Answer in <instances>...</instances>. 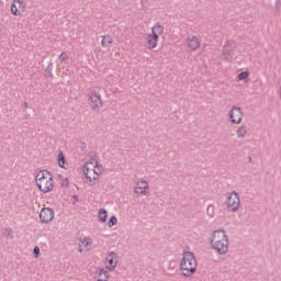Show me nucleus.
Returning <instances> with one entry per match:
<instances>
[{"instance_id": "23", "label": "nucleus", "mask_w": 281, "mask_h": 281, "mask_svg": "<svg viewBox=\"0 0 281 281\" xmlns=\"http://www.w3.org/2000/svg\"><path fill=\"white\" fill-rule=\"evenodd\" d=\"M114 225H117V217L112 216L108 222V227H114Z\"/></svg>"}, {"instance_id": "7", "label": "nucleus", "mask_w": 281, "mask_h": 281, "mask_svg": "<svg viewBox=\"0 0 281 281\" xmlns=\"http://www.w3.org/2000/svg\"><path fill=\"white\" fill-rule=\"evenodd\" d=\"M228 117L231 124H234L238 126V124H243V117H245V113L243 112V109L238 105H232Z\"/></svg>"}, {"instance_id": "15", "label": "nucleus", "mask_w": 281, "mask_h": 281, "mask_svg": "<svg viewBox=\"0 0 281 281\" xmlns=\"http://www.w3.org/2000/svg\"><path fill=\"white\" fill-rule=\"evenodd\" d=\"M91 247H93V238L86 236L79 239V251H91Z\"/></svg>"}, {"instance_id": "13", "label": "nucleus", "mask_w": 281, "mask_h": 281, "mask_svg": "<svg viewBox=\"0 0 281 281\" xmlns=\"http://www.w3.org/2000/svg\"><path fill=\"white\" fill-rule=\"evenodd\" d=\"M222 58L228 63L234 58V43L227 41L223 46Z\"/></svg>"}, {"instance_id": "11", "label": "nucleus", "mask_w": 281, "mask_h": 281, "mask_svg": "<svg viewBox=\"0 0 281 281\" xmlns=\"http://www.w3.org/2000/svg\"><path fill=\"white\" fill-rule=\"evenodd\" d=\"M27 8V4L23 0H13L11 3V14L13 16H22Z\"/></svg>"}, {"instance_id": "21", "label": "nucleus", "mask_w": 281, "mask_h": 281, "mask_svg": "<svg viewBox=\"0 0 281 281\" xmlns=\"http://www.w3.org/2000/svg\"><path fill=\"white\" fill-rule=\"evenodd\" d=\"M3 236H4L5 238H8L9 240H12V238H14V233L12 232L11 228H7V229H4V232H3Z\"/></svg>"}, {"instance_id": "3", "label": "nucleus", "mask_w": 281, "mask_h": 281, "mask_svg": "<svg viewBox=\"0 0 281 281\" xmlns=\"http://www.w3.org/2000/svg\"><path fill=\"white\" fill-rule=\"evenodd\" d=\"M35 184L40 192L47 194L54 190V176L48 170H41L35 175Z\"/></svg>"}, {"instance_id": "2", "label": "nucleus", "mask_w": 281, "mask_h": 281, "mask_svg": "<svg viewBox=\"0 0 281 281\" xmlns=\"http://www.w3.org/2000/svg\"><path fill=\"white\" fill-rule=\"evenodd\" d=\"M196 257L192 251H184L180 261V273L183 278H192L196 273Z\"/></svg>"}, {"instance_id": "17", "label": "nucleus", "mask_w": 281, "mask_h": 281, "mask_svg": "<svg viewBox=\"0 0 281 281\" xmlns=\"http://www.w3.org/2000/svg\"><path fill=\"white\" fill-rule=\"evenodd\" d=\"M237 139H245L247 137V125L243 124L236 130Z\"/></svg>"}, {"instance_id": "1", "label": "nucleus", "mask_w": 281, "mask_h": 281, "mask_svg": "<svg viewBox=\"0 0 281 281\" xmlns=\"http://www.w3.org/2000/svg\"><path fill=\"white\" fill-rule=\"evenodd\" d=\"M210 245L218 256H225L229 251V237L224 229L214 231L210 237Z\"/></svg>"}, {"instance_id": "25", "label": "nucleus", "mask_w": 281, "mask_h": 281, "mask_svg": "<svg viewBox=\"0 0 281 281\" xmlns=\"http://www.w3.org/2000/svg\"><path fill=\"white\" fill-rule=\"evenodd\" d=\"M59 179H61V187L63 188H69V178L63 179V176H59Z\"/></svg>"}, {"instance_id": "6", "label": "nucleus", "mask_w": 281, "mask_h": 281, "mask_svg": "<svg viewBox=\"0 0 281 281\" xmlns=\"http://www.w3.org/2000/svg\"><path fill=\"white\" fill-rule=\"evenodd\" d=\"M226 207L228 212L236 213L240 210V195L236 191H232L227 194Z\"/></svg>"}, {"instance_id": "24", "label": "nucleus", "mask_w": 281, "mask_h": 281, "mask_svg": "<svg viewBox=\"0 0 281 281\" xmlns=\"http://www.w3.org/2000/svg\"><path fill=\"white\" fill-rule=\"evenodd\" d=\"M247 78H249V71H241L238 75V80H247Z\"/></svg>"}, {"instance_id": "10", "label": "nucleus", "mask_w": 281, "mask_h": 281, "mask_svg": "<svg viewBox=\"0 0 281 281\" xmlns=\"http://www.w3.org/2000/svg\"><path fill=\"white\" fill-rule=\"evenodd\" d=\"M119 262L117 252L109 251L105 257V269H108V271H115Z\"/></svg>"}, {"instance_id": "12", "label": "nucleus", "mask_w": 281, "mask_h": 281, "mask_svg": "<svg viewBox=\"0 0 281 281\" xmlns=\"http://www.w3.org/2000/svg\"><path fill=\"white\" fill-rule=\"evenodd\" d=\"M55 213L52 207H43L40 212L41 223L47 224L54 221Z\"/></svg>"}, {"instance_id": "27", "label": "nucleus", "mask_w": 281, "mask_h": 281, "mask_svg": "<svg viewBox=\"0 0 281 281\" xmlns=\"http://www.w3.org/2000/svg\"><path fill=\"white\" fill-rule=\"evenodd\" d=\"M206 210L210 216H214V205H209Z\"/></svg>"}, {"instance_id": "5", "label": "nucleus", "mask_w": 281, "mask_h": 281, "mask_svg": "<svg viewBox=\"0 0 281 281\" xmlns=\"http://www.w3.org/2000/svg\"><path fill=\"white\" fill-rule=\"evenodd\" d=\"M164 25L161 23H155L151 27V33L147 34L145 41L148 49H155L159 43V36L164 34Z\"/></svg>"}, {"instance_id": "28", "label": "nucleus", "mask_w": 281, "mask_h": 281, "mask_svg": "<svg viewBox=\"0 0 281 281\" xmlns=\"http://www.w3.org/2000/svg\"><path fill=\"white\" fill-rule=\"evenodd\" d=\"M49 76H52V71L49 72Z\"/></svg>"}, {"instance_id": "20", "label": "nucleus", "mask_w": 281, "mask_h": 281, "mask_svg": "<svg viewBox=\"0 0 281 281\" xmlns=\"http://www.w3.org/2000/svg\"><path fill=\"white\" fill-rule=\"evenodd\" d=\"M106 218H109V213L106 212V209H100L98 213L99 223H106Z\"/></svg>"}, {"instance_id": "22", "label": "nucleus", "mask_w": 281, "mask_h": 281, "mask_svg": "<svg viewBox=\"0 0 281 281\" xmlns=\"http://www.w3.org/2000/svg\"><path fill=\"white\" fill-rule=\"evenodd\" d=\"M59 63H67L69 60V55L66 52L60 53L58 56Z\"/></svg>"}, {"instance_id": "9", "label": "nucleus", "mask_w": 281, "mask_h": 281, "mask_svg": "<svg viewBox=\"0 0 281 281\" xmlns=\"http://www.w3.org/2000/svg\"><path fill=\"white\" fill-rule=\"evenodd\" d=\"M134 192L135 194H139L140 196H146L150 192V184H148V181L140 178L136 181L134 186Z\"/></svg>"}, {"instance_id": "18", "label": "nucleus", "mask_w": 281, "mask_h": 281, "mask_svg": "<svg viewBox=\"0 0 281 281\" xmlns=\"http://www.w3.org/2000/svg\"><path fill=\"white\" fill-rule=\"evenodd\" d=\"M111 45H113V37L111 35H103L101 40V46L105 48H111Z\"/></svg>"}, {"instance_id": "26", "label": "nucleus", "mask_w": 281, "mask_h": 281, "mask_svg": "<svg viewBox=\"0 0 281 281\" xmlns=\"http://www.w3.org/2000/svg\"><path fill=\"white\" fill-rule=\"evenodd\" d=\"M33 254L35 258H38L41 256V248L38 246H35L33 249Z\"/></svg>"}, {"instance_id": "4", "label": "nucleus", "mask_w": 281, "mask_h": 281, "mask_svg": "<svg viewBox=\"0 0 281 281\" xmlns=\"http://www.w3.org/2000/svg\"><path fill=\"white\" fill-rule=\"evenodd\" d=\"M83 175L86 177V183L94 186L99 175H102V165L98 160H89L83 166Z\"/></svg>"}, {"instance_id": "14", "label": "nucleus", "mask_w": 281, "mask_h": 281, "mask_svg": "<svg viewBox=\"0 0 281 281\" xmlns=\"http://www.w3.org/2000/svg\"><path fill=\"white\" fill-rule=\"evenodd\" d=\"M187 46L190 52H196L201 48V40L196 35L189 36L187 38Z\"/></svg>"}, {"instance_id": "19", "label": "nucleus", "mask_w": 281, "mask_h": 281, "mask_svg": "<svg viewBox=\"0 0 281 281\" xmlns=\"http://www.w3.org/2000/svg\"><path fill=\"white\" fill-rule=\"evenodd\" d=\"M57 161L59 168H64L65 170H67V166H69V164L65 159V154H63V151H59V154L57 155Z\"/></svg>"}, {"instance_id": "8", "label": "nucleus", "mask_w": 281, "mask_h": 281, "mask_svg": "<svg viewBox=\"0 0 281 281\" xmlns=\"http://www.w3.org/2000/svg\"><path fill=\"white\" fill-rule=\"evenodd\" d=\"M89 100L91 102V109L93 111H99V109H102L104 106V102L102 101V95L95 89H90Z\"/></svg>"}, {"instance_id": "16", "label": "nucleus", "mask_w": 281, "mask_h": 281, "mask_svg": "<svg viewBox=\"0 0 281 281\" xmlns=\"http://www.w3.org/2000/svg\"><path fill=\"white\" fill-rule=\"evenodd\" d=\"M95 276H97V281H109L111 278V274L104 268L98 269L95 272Z\"/></svg>"}]
</instances>
